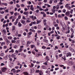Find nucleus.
<instances>
[{
  "label": "nucleus",
  "mask_w": 75,
  "mask_h": 75,
  "mask_svg": "<svg viewBox=\"0 0 75 75\" xmlns=\"http://www.w3.org/2000/svg\"><path fill=\"white\" fill-rule=\"evenodd\" d=\"M21 22L22 24H24V25H26V22H25V21L23 20H21Z\"/></svg>",
  "instance_id": "nucleus-1"
},
{
  "label": "nucleus",
  "mask_w": 75,
  "mask_h": 75,
  "mask_svg": "<svg viewBox=\"0 0 75 75\" xmlns=\"http://www.w3.org/2000/svg\"><path fill=\"white\" fill-rule=\"evenodd\" d=\"M66 54L67 57H71V56H72V54H71V53L69 52L67 53Z\"/></svg>",
  "instance_id": "nucleus-2"
},
{
  "label": "nucleus",
  "mask_w": 75,
  "mask_h": 75,
  "mask_svg": "<svg viewBox=\"0 0 75 75\" xmlns=\"http://www.w3.org/2000/svg\"><path fill=\"white\" fill-rule=\"evenodd\" d=\"M69 14H70V11H67L65 13V15L67 16H69Z\"/></svg>",
  "instance_id": "nucleus-3"
},
{
  "label": "nucleus",
  "mask_w": 75,
  "mask_h": 75,
  "mask_svg": "<svg viewBox=\"0 0 75 75\" xmlns=\"http://www.w3.org/2000/svg\"><path fill=\"white\" fill-rule=\"evenodd\" d=\"M43 23L44 24V25L45 26L47 25V20L44 19L43 21Z\"/></svg>",
  "instance_id": "nucleus-4"
},
{
  "label": "nucleus",
  "mask_w": 75,
  "mask_h": 75,
  "mask_svg": "<svg viewBox=\"0 0 75 75\" xmlns=\"http://www.w3.org/2000/svg\"><path fill=\"white\" fill-rule=\"evenodd\" d=\"M1 32L3 34H6V30L3 29L1 30Z\"/></svg>",
  "instance_id": "nucleus-5"
},
{
  "label": "nucleus",
  "mask_w": 75,
  "mask_h": 75,
  "mask_svg": "<svg viewBox=\"0 0 75 75\" xmlns=\"http://www.w3.org/2000/svg\"><path fill=\"white\" fill-rule=\"evenodd\" d=\"M18 21H19V20H18V19L17 18L16 21V22L14 23V25H17V24L18 23Z\"/></svg>",
  "instance_id": "nucleus-6"
},
{
  "label": "nucleus",
  "mask_w": 75,
  "mask_h": 75,
  "mask_svg": "<svg viewBox=\"0 0 75 75\" xmlns=\"http://www.w3.org/2000/svg\"><path fill=\"white\" fill-rule=\"evenodd\" d=\"M39 56H42V55L38 52H37L36 53V57H38Z\"/></svg>",
  "instance_id": "nucleus-7"
},
{
  "label": "nucleus",
  "mask_w": 75,
  "mask_h": 75,
  "mask_svg": "<svg viewBox=\"0 0 75 75\" xmlns=\"http://www.w3.org/2000/svg\"><path fill=\"white\" fill-rule=\"evenodd\" d=\"M6 69H7V68L4 67V68H2L1 69V70L2 72H5V71H6Z\"/></svg>",
  "instance_id": "nucleus-8"
},
{
  "label": "nucleus",
  "mask_w": 75,
  "mask_h": 75,
  "mask_svg": "<svg viewBox=\"0 0 75 75\" xmlns=\"http://www.w3.org/2000/svg\"><path fill=\"white\" fill-rule=\"evenodd\" d=\"M29 14V12H28L25 11L23 12V14L26 16H27Z\"/></svg>",
  "instance_id": "nucleus-9"
},
{
  "label": "nucleus",
  "mask_w": 75,
  "mask_h": 75,
  "mask_svg": "<svg viewBox=\"0 0 75 75\" xmlns=\"http://www.w3.org/2000/svg\"><path fill=\"white\" fill-rule=\"evenodd\" d=\"M29 18H31V19H32L33 20V21H34L35 20L34 19V16L33 15L32 16H30L29 17Z\"/></svg>",
  "instance_id": "nucleus-10"
},
{
  "label": "nucleus",
  "mask_w": 75,
  "mask_h": 75,
  "mask_svg": "<svg viewBox=\"0 0 75 75\" xmlns=\"http://www.w3.org/2000/svg\"><path fill=\"white\" fill-rule=\"evenodd\" d=\"M74 63L72 61H70L69 62V65H73V64H74Z\"/></svg>",
  "instance_id": "nucleus-11"
},
{
  "label": "nucleus",
  "mask_w": 75,
  "mask_h": 75,
  "mask_svg": "<svg viewBox=\"0 0 75 75\" xmlns=\"http://www.w3.org/2000/svg\"><path fill=\"white\" fill-rule=\"evenodd\" d=\"M43 42H46V43H48V40L46 39H43Z\"/></svg>",
  "instance_id": "nucleus-12"
},
{
  "label": "nucleus",
  "mask_w": 75,
  "mask_h": 75,
  "mask_svg": "<svg viewBox=\"0 0 75 75\" xmlns=\"http://www.w3.org/2000/svg\"><path fill=\"white\" fill-rule=\"evenodd\" d=\"M30 9L32 10V11H34V8H33V5H31Z\"/></svg>",
  "instance_id": "nucleus-13"
},
{
  "label": "nucleus",
  "mask_w": 75,
  "mask_h": 75,
  "mask_svg": "<svg viewBox=\"0 0 75 75\" xmlns=\"http://www.w3.org/2000/svg\"><path fill=\"white\" fill-rule=\"evenodd\" d=\"M69 50H70V51H71L72 52H74V49L72 48L71 47H70L69 48Z\"/></svg>",
  "instance_id": "nucleus-14"
},
{
  "label": "nucleus",
  "mask_w": 75,
  "mask_h": 75,
  "mask_svg": "<svg viewBox=\"0 0 75 75\" xmlns=\"http://www.w3.org/2000/svg\"><path fill=\"white\" fill-rule=\"evenodd\" d=\"M5 40L7 42V45H8V44L9 43H10V41H9V40H8V39H6Z\"/></svg>",
  "instance_id": "nucleus-15"
},
{
  "label": "nucleus",
  "mask_w": 75,
  "mask_h": 75,
  "mask_svg": "<svg viewBox=\"0 0 75 75\" xmlns=\"http://www.w3.org/2000/svg\"><path fill=\"white\" fill-rule=\"evenodd\" d=\"M39 75H43V72H42V71L40 70V72H39Z\"/></svg>",
  "instance_id": "nucleus-16"
},
{
  "label": "nucleus",
  "mask_w": 75,
  "mask_h": 75,
  "mask_svg": "<svg viewBox=\"0 0 75 75\" xmlns=\"http://www.w3.org/2000/svg\"><path fill=\"white\" fill-rule=\"evenodd\" d=\"M5 54H4V53L3 52H2L1 53V57H3V56H5Z\"/></svg>",
  "instance_id": "nucleus-17"
},
{
  "label": "nucleus",
  "mask_w": 75,
  "mask_h": 75,
  "mask_svg": "<svg viewBox=\"0 0 75 75\" xmlns=\"http://www.w3.org/2000/svg\"><path fill=\"white\" fill-rule=\"evenodd\" d=\"M30 31H32V32H33V33H35V30H34L31 29H30Z\"/></svg>",
  "instance_id": "nucleus-18"
},
{
  "label": "nucleus",
  "mask_w": 75,
  "mask_h": 75,
  "mask_svg": "<svg viewBox=\"0 0 75 75\" xmlns=\"http://www.w3.org/2000/svg\"><path fill=\"white\" fill-rule=\"evenodd\" d=\"M6 42H3L1 43V46H3V45H5Z\"/></svg>",
  "instance_id": "nucleus-19"
},
{
  "label": "nucleus",
  "mask_w": 75,
  "mask_h": 75,
  "mask_svg": "<svg viewBox=\"0 0 75 75\" xmlns=\"http://www.w3.org/2000/svg\"><path fill=\"white\" fill-rule=\"evenodd\" d=\"M13 65H14L13 63H11L10 64V67L11 68H12L13 67Z\"/></svg>",
  "instance_id": "nucleus-20"
},
{
  "label": "nucleus",
  "mask_w": 75,
  "mask_h": 75,
  "mask_svg": "<svg viewBox=\"0 0 75 75\" xmlns=\"http://www.w3.org/2000/svg\"><path fill=\"white\" fill-rule=\"evenodd\" d=\"M37 45H40V40H38L37 41Z\"/></svg>",
  "instance_id": "nucleus-21"
},
{
  "label": "nucleus",
  "mask_w": 75,
  "mask_h": 75,
  "mask_svg": "<svg viewBox=\"0 0 75 75\" xmlns=\"http://www.w3.org/2000/svg\"><path fill=\"white\" fill-rule=\"evenodd\" d=\"M45 5L47 6L48 7H51V5H49L47 4H45Z\"/></svg>",
  "instance_id": "nucleus-22"
},
{
  "label": "nucleus",
  "mask_w": 75,
  "mask_h": 75,
  "mask_svg": "<svg viewBox=\"0 0 75 75\" xmlns=\"http://www.w3.org/2000/svg\"><path fill=\"white\" fill-rule=\"evenodd\" d=\"M23 50V49L21 48H20L18 50V51L19 52H21V51Z\"/></svg>",
  "instance_id": "nucleus-23"
},
{
  "label": "nucleus",
  "mask_w": 75,
  "mask_h": 75,
  "mask_svg": "<svg viewBox=\"0 0 75 75\" xmlns=\"http://www.w3.org/2000/svg\"><path fill=\"white\" fill-rule=\"evenodd\" d=\"M37 23H36V24H38L40 23H41V21H37Z\"/></svg>",
  "instance_id": "nucleus-24"
},
{
  "label": "nucleus",
  "mask_w": 75,
  "mask_h": 75,
  "mask_svg": "<svg viewBox=\"0 0 75 75\" xmlns=\"http://www.w3.org/2000/svg\"><path fill=\"white\" fill-rule=\"evenodd\" d=\"M45 73H46V74H50V71H45Z\"/></svg>",
  "instance_id": "nucleus-25"
},
{
  "label": "nucleus",
  "mask_w": 75,
  "mask_h": 75,
  "mask_svg": "<svg viewBox=\"0 0 75 75\" xmlns=\"http://www.w3.org/2000/svg\"><path fill=\"white\" fill-rule=\"evenodd\" d=\"M18 25L19 27H21V25H21V23H20V22H19L18 23Z\"/></svg>",
  "instance_id": "nucleus-26"
},
{
  "label": "nucleus",
  "mask_w": 75,
  "mask_h": 75,
  "mask_svg": "<svg viewBox=\"0 0 75 75\" xmlns=\"http://www.w3.org/2000/svg\"><path fill=\"white\" fill-rule=\"evenodd\" d=\"M70 30H71V32H72V34H74V31L73 29H72V28H71Z\"/></svg>",
  "instance_id": "nucleus-27"
},
{
  "label": "nucleus",
  "mask_w": 75,
  "mask_h": 75,
  "mask_svg": "<svg viewBox=\"0 0 75 75\" xmlns=\"http://www.w3.org/2000/svg\"><path fill=\"white\" fill-rule=\"evenodd\" d=\"M15 27H16V26H15V25H13L12 26V30L13 31L15 30Z\"/></svg>",
  "instance_id": "nucleus-28"
},
{
  "label": "nucleus",
  "mask_w": 75,
  "mask_h": 75,
  "mask_svg": "<svg viewBox=\"0 0 75 75\" xmlns=\"http://www.w3.org/2000/svg\"><path fill=\"white\" fill-rule=\"evenodd\" d=\"M8 38L9 40H11L12 38V37L11 36H9L8 37Z\"/></svg>",
  "instance_id": "nucleus-29"
},
{
  "label": "nucleus",
  "mask_w": 75,
  "mask_h": 75,
  "mask_svg": "<svg viewBox=\"0 0 75 75\" xmlns=\"http://www.w3.org/2000/svg\"><path fill=\"white\" fill-rule=\"evenodd\" d=\"M23 74H24V75H28V74L27 72H24Z\"/></svg>",
  "instance_id": "nucleus-30"
},
{
  "label": "nucleus",
  "mask_w": 75,
  "mask_h": 75,
  "mask_svg": "<svg viewBox=\"0 0 75 75\" xmlns=\"http://www.w3.org/2000/svg\"><path fill=\"white\" fill-rule=\"evenodd\" d=\"M2 4H3V5H4V6H7L8 4H7V3H2Z\"/></svg>",
  "instance_id": "nucleus-31"
},
{
  "label": "nucleus",
  "mask_w": 75,
  "mask_h": 75,
  "mask_svg": "<svg viewBox=\"0 0 75 75\" xmlns=\"http://www.w3.org/2000/svg\"><path fill=\"white\" fill-rule=\"evenodd\" d=\"M12 57V58H14L15 57H16V55H15V54H12L11 55Z\"/></svg>",
  "instance_id": "nucleus-32"
},
{
  "label": "nucleus",
  "mask_w": 75,
  "mask_h": 75,
  "mask_svg": "<svg viewBox=\"0 0 75 75\" xmlns=\"http://www.w3.org/2000/svg\"><path fill=\"white\" fill-rule=\"evenodd\" d=\"M31 23L32 24H36V22L34 21V22H31Z\"/></svg>",
  "instance_id": "nucleus-33"
},
{
  "label": "nucleus",
  "mask_w": 75,
  "mask_h": 75,
  "mask_svg": "<svg viewBox=\"0 0 75 75\" xmlns=\"http://www.w3.org/2000/svg\"><path fill=\"white\" fill-rule=\"evenodd\" d=\"M12 43H15L16 41L14 40H11Z\"/></svg>",
  "instance_id": "nucleus-34"
},
{
  "label": "nucleus",
  "mask_w": 75,
  "mask_h": 75,
  "mask_svg": "<svg viewBox=\"0 0 75 75\" xmlns=\"http://www.w3.org/2000/svg\"><path fill=\"white\" fill-rule=\"evenodd\" d=\"M31 43V42L30 41H27V44L28 45L30 44Z\"/></svg>",
  "instance_id": "nucleus-35"
},
{
  "label": "nucleus",
  "mask_w": 75,
  "mask_h": 75,
  "mask_svg": "<svg viewBox=\"0 0 75 75\" xmlns=\"http://www.w3.org/2000/svg\"><path fill=\"white\" fill-rule=\"evenodd\" d=\"M25 44V41H22V45H24Z\"/></svg>",
  "instance_id": "nucleus-36"
},
{
  "label": "nucleus",
  "mask_w": 75,
  "mask_h": 75,
  "mask_svg": "<svg viewBox=\"0 0 75 75\" xmlns=\"http://www.w3.org/2000/svg\"><path fill=\"white\" fill-rule=\"evenodd\" d=\"M31 48H33L34 47H35V45H31Z\"/></svg>",
  "instance_id": "nucleus-37"
},
{
  "label": "nucleus",
  "mask_w": 75,
  "mask_h": 75,
  "mask_svg": "<svg viewBox=\"0 0 75 75\" xmlns=\"http://www.w3.org/2000/svg\"><path fill=\"white\" fill-rule=\"evenodd\" d=\"M21 6L22 7H25V5L22 4H21Z\"/></svg>",
  "instance_id": "nucleus-38"
},
{
  "label": "nucleus",
  "mask_w": 75,
  "mask_h": 75,
  "mask_svg": "<svg viewBox=\"0 0 75 75\" xmlns=\"http://www.w3.org/2000/svg\"><path fill=\"white\" fill-rule=\"evenodd\" d=\"M13 72L14 74H17V71L16 70H14L13 71Z\"/></svg>",
  "instance_id": "nucleus-39"
},
{
  "label": "nucleus",
  "mask_w": 75,
  "mask_h": 75,
  "mask_svg": "<svg viewBox=\"0 0 75 75\" xmlns=\"http://www.w3.org/2000/svg\"><path fill=\"white\" fill-rule=\"evenodd\" d=\"M69 5H70V4H67L65 5V7L67 8L68 6H69Z\"/></svg>",
  "instance_id": "nucleus-40"
},
{
  "label": "nucleus",
  "mask_w": 75,
  "mask_h": 75,
  "mask_svg": "<svg viewBox=\"0 0 75 75\" xmlns=\"http://www.w3.org/2000/svg\"><path fill=\"white\" fill-rule=\"evenodd\" d=\"M70 33V30H68L66 32V34H68Z\"/></svg>",
  "instance_id": "nucleus-41"
},
{
  "label": "nucleus",
  "mask_w": 75,
  "mask_h": 75,
  "mask_svg": "<svg viewBox=\"0 0 75 75\" xmlns=\"http://www.w3.org/2000/svg\"><path fill=\"white\" fill-rule=\"evenodd\" d=\"M47 64H48L47 62H45L43 63V64L44 65H47Z\"/></svg>",
  "instance_id": "nucleus-42"
},
{
  "label": "nucleus",
  "mask_w": 75,
  "mask_h": 75,
  "mask_svg": "<svg viewBox=\"0 0 75 75\" xmlns=\"http://www.w3.org/2000/svg\"><path fill=\"white\" fill-rule=\"evenodd\" d=\"M64 19L65 20H68V18L67 17L65 16L64 17Z\"/></svg>",
  "instance_id": "nucleus-43"
},
{
  "label": "nucleus",
  "mask_w": 75,
  "mask_h": 75,
  "mask_svg": "<svg viewBox=\"0 0 75 75\" xmlns=\"http://www.w3.org/2000/svg\"><path fill=\"white\" fill-rule=\"evenodd\" d=\"M52 11L53 13H55V9H52Z\"/></svg>",
  "instance_id": "nucleus-44"
},
{
  "label": "nucleus",
  "mask_w": 75,
  "mask_h": 75,
  "mask_svg": "<svg viewBox=\"0 0 75 75\" xmlns=\"http://www.w3.org/2000/svg\"><path fill=\"white\" fill-rule=\"evenodd\" d=\"M31 72L32 73L34 72V69H33L31 70Z\"/></svg>",
  "instance_id": "nucleus-45"
},
{
  "label": "nucleus",
  "mask_w": 75,
  "mask_h": 75,
  "mask_svg": "<svg viewBox=\"0 0 75 75\" xmlns=\"http://www.w3.org/2000/svg\"><path fill=\"white\" fill-rule=\"evenodd\" d=\"M58 18H62V15L60 14H59L58 15Z\"/></svg>",
  "instance_id": "nucleus-46"
},
{
  "label": "nucleus",
  "mask_w": 75,
  "mask_h": 75,
  "mask_svg": "<svg viewBox=\"0 0 75 75\" xmlns=\"http://www.w3.org/2000/svg\"><path fill=\"white\" fill-rule=\"evenodd\" d=\"M61 38V36H57L56 37V38L57 40H59V38Z\"/></svg>",
  "instance_id": "nucleus-47"
},
{
  "label": "nucleus",
  "mask_w": 75,
  "mask_h": 75,
  "mask_svg": "<svg viewBox=\"0 0 75 75\" xmlns=\"http://www.w3.org/2000/svg\"><path fill=\"white\" fill-rule=\"evenodd\" d=\"M59 5H57L56 6V9L58 10V9H59Z\"/></svg>",
  "instance_id": "nucleus-48"
},
{
  "label": "nucleus",
  "mask_w": 75,
  "mask_h": 75,
  "mask_svg": "<svg viewBox=\"0 0 75 75\" xmlns=\"http://www.w3.org/2000/svg\"><path fill=\"white\" fill-rule=\"evenodd\" d=\"M4 65H5V64L3 63H1V66H4Z\"/></svg>",
  "instance_id": "nucleus-49"
},
{
  "label": "nucleus",
  "mask_w": 75,
  "mask_h": 75,
  "mask_svg": "<svg viewBox=\"0 0 75 75\" xmlns=\"http://www.w3.org/2000/svg\"><path fill=\"white\" fill-rule=\"evenodd\" d=\"M16 6L17 8H19L20 7V6L18 4H17L16 5Z\"/></svg>",
  "instance_id": "nucleus-50"
},
{
  "label": "nucleus",
  "mask_w": 75,
  "mask_h": 75,
  "mask_svg": "<svg viewBox=\"0 0 75 75\" xmlns=\"http://www.w3.org/2000/svg\"><path fill=\"white\" fill-rule=\"evenodd\" d=\"M67 8L68 9H69V10H71V6H68Z\"/></svg>",
  "instance_id": "nucleus-51"
},
{
  "label": "nucleus",
  "mask_w": 75,
  "mask_h": 75,
  "mask_svg": "<svg viewBox=\"0 0 75 75\" xmlns=\"http://www.w3.org/2000/svg\"><path fill=\"white\" fill-rule=\"evenodd\" d=\"M41 6H37V8L38 9H40V8H41Z\"/></svg>",
  "instance_id": "nucleus-52"
},
{
  "label": "nucleus",
  "mask_w": 75,
  "mask_h": 75,
  "mask_svg": "<svg viewBox=\"0 0 75 75\" xmlns=\"http://www.w3.org/2000/svg\"><path fill=\"white\" fill-rule=\"evenodd\" d=\"M31 22V21L30 20H28V19L27 20V21H26V23H30Z\"/></svg>",
  "instance_id": "nucleus-53"
},
{
  "label": "nucleus",
  "mask_w": 75,
  "mask_h": 75,
  "mask_svg": "<svg viewBox=\"0 0 75 75\" xmlns=\"http://www.w3.org/2000/svg\"><path fill=\"white\" fill-rule=\"evenodd\" d=\"M42 49H45V48H46V47L44 46H43L42 47Z\"/></svg>",
  "instance_id": "nucleus-54"
},
{
  "label": "nucleus",
  "mask_w": 75,
  "mask_h": 75,
  "mask_svg": "<svg viewBox=\"0 0 75 75\" xmlns=\"http://www.w3.org/2000/svg\"><path fill=\"white\" fill-rule=\"evenodd\" d=\"M8 50H9V49L8 48L7 49V50L5 51V53H7V52L8 51Z\"/></svg>",
  "instance_id": "nucleus-55"
},
{
  "label": "nucleus",
  "mask_w": 75,
  "mask_h": 75,
  "mask_svg": "<svg viewBox=\"0 0 75 75\" xmlns=\"http://www.w3.org/2000/svg\"><path fill=\"white\" fill-rule=\"evenodd\" d=\"M46 59L47 61H49V57H46Z\"/></svg>",
  "instance_id": "nucleus-56"
},
{
  "label": "nucleus",
  "mask_w": 75,
  "mask_h": 75,
  "mask_svg": "<svg viewBox=\"0 0 75 75\" xmlns=\"http://www.w3.org/2000/svg\"><path fill=\"white\" fill-rule=\"evenodd\" d=\"M40 71L39 70H36V73H38V72H40Z\"/></svg>",
  "instance_id": "nucleus-57"
},
{
  "label": "nucleus",
  "mask_w": 75,
  "mask_h": 75,
  "mask_svg": "<svg viewBox=\"0 0 75 75\" xmlns=\"http://www.w3.org/2000/svg\"><path fill=\"white\" fill-rule=\"evenodd\" d=\"M4 11H0V14H4Z\"/></svg>",
  "instance_id": "nucleus-58"
},
{
  "label": "nucleus",
  "mask_w": 75,
  "mask_h": 75,
  "mask_svg": "<svg viewBox=\"0 0 75 75\" xmlns=\"http://www.w3.org/2000/svg\"><path fill=\"white\" fill-rule=\"evenodd\" d=\"M38 4L39 6H40V4H42V2H39L38 3Z\"/></svg>",
  "instance_id": "nucleus-59"
},
{
  "label": "nucleus",
  "mask_w": 75,
  "mask_h": 75,
  "mask_svg": "<svg viewBox=\"0 0 75 75\" xmlns=\"http://www.w3.org/2000/svg\"><path fill=\"white\" fill-rule=\"evenodd\" d=\"M8 9H7L6 10H5V11H6V13H9V11H8Z\"/></svg>",
  "instance_id": "nucleus-60"
},
{
  "label": "nucleus",
  "mask_w": 75,
  "mask_h": 75,
  "mask_svg": "<svg viewBox=\"0 0 75 75\" xmlns=\"http://www.w3.org/2000/svg\"><path fill=\"white\" fill-rule=\"evenodd\" d=\"M11 15H13L14 14V11L10 12Z\"/></svg>",
  "instance_id": "nucleus-61"
},
{
  "label": "nucleus",
  "mask_w": 75,
  "mask_h": 75,
  "mask_svg": "<svg viewBox=\"0 0 75 75\" xmlns=\"http://www.w3.org/2000/svg\"><path fill=\"white\" fill-rule=\"evenodd\" d=\"M18 37H20L21 36V34H18Z\"/></svg>",
  "instance_id": "nucleus-62"
},
{
  "label": "nucleus",
  "mask_w": 75,
  "mask_h": 75,
  "mask_svg": "<svg viewBox=\"0 0 75 75\" xmlns=\"http://www.w3.org/2000/svg\"><path fill=\"white\" fill-rule=\"evenodd\" d=\"M38 28L39 29L41 28V26L40 25H39L38 26Z\"/></svg>",
  "instance_id": "nucleus-63"
},
{
  "label": "nucleus",
  "mask_w": 75,
  "mask_h": 75,
  "mask_svg": "<svg viewBox=\"0 0 75 75\" xmlns=\"http://www.w3.org/2000/svg\"><path fill=\"white\" fill-rule=\"evenodd\" d=\"M63 54H67V51H64L63 52Z\"/></svg>",
  "instance_id": "nucleus-64"
}]
</instances>
